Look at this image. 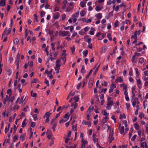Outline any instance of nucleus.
<instances>
[{
  "mask_svg": "<svg viewBox=\"0 0 148 148\" xmlns=\"http://www.w3.org/2000/svg\"><path fill=\"white\" fill-rule=\"evenodd\" d=\"M113 134L114 132L113 131L110 129V132L109 134L108 138L110 143H111L114 139V138L113 136Z\"/></svg>",
  "mask_w": 148,
  "mask_h": 148,
  "instance_id": "obj_1",
  "label": "nucleus"
},
{
  "mask_svg": "<svg viewBox=\"0 0 148 148\" xmlns=\"http://www.w3.org/2000/svg\"><path fill=\"white\" fill-rule=\"evenodd\" d=\"M24 95L22 96L19 101V103L21 104L22 106H23L25 104L28 98V97L27 96H26L25 98H24Z\"/></svg>",
  "mask_w": 148,
  "mask_h": 148,
  "instance_id": "obj_2",
  "label": "nucleus"
},
{
  "mask_svg": "<svg viewBox=\"0 0 148 148\" xmlns=\"http://www.w3.org/2000/svg\"><path fill=\"white\" fill-rule=\"evenodd\" d=\"M59 35L62 37H64L66 36H70L71 34L69 32L64 31H60L59 32Z\"/></svg>",
  "mask_w": 148,
  "mask_h": 148,
  "instance_id": "obj_3",
  "label": "nucleus"
},
{
  "mask_svg": "<svg viewBox=\"0 0 148 148\" xmlns=\"http://www.w3.org/2000/svg\"><path fill=\"white\" fill-rule=\"evenodd\" d=\"M106 35L105 33L101 34L100 32H99L96 34V36L98 38L99 40H101Z\"/></svg>",
  "mask_w": 148,
  "mask_h": 148,
  "instance_id": "obj_4",
  "label": "nucleus"
},
{
  "mask_svg": "<svg viewBox=\"0 0 148 148\" xmlns=\"http://www.w3.org/2000/svg\"><path fill=\"white\" fill-rule=\"evenodd\" d=\"M47 134H48L47 136L49 139H50L51 141H53L54 138L53 136L51 134V132L50 130H48L47 132Z\"/></svg>",
  "mask_w": 148,
  "mask_h": 148,
  "instance_id": "obj_5",
  "label": "nucleus"
},
{
  "mask_svg": "<svg viewBox=\"0 0 148 148\" xmlns=\"http://www.w3.org/2000/svg\"><path fill=\"white\" fill-rule=\"evenodd\" d=\"M61 60L60 59H58L57 60L56 62V66L55 67V69H60V68L61 66Z\"/></svg>",
  "mask_w": 148,
  "mask_h": 148,
  "instance_id": "obj_6",
  "label": "nucleus"
},
{
  "mask_svg": "<svg viewBox=\"0 0 148 148\" xmlns=\"http://www.w3.org/2000/svg\"><path fill=\"white\" fill-rule=\"evenodd\" d=\"M132 103L133 107H135L136 105L139 104V102L138 101V98L137 97L135 98L134 100L132 101Z\"/></svg>",
  "mask_w": 148,
  "mask_h": 148,
  "instance_id": "obj_7",
  "label": "nucleus"
},
{
  "mask_svg": "<svg viewBox=\"0 0 148 148\" xmlns=\"http://www.w3.org/2000/svg\"><path fill=\"white\" fill-rule=\"evenodd\" d=\"M11 32L10 28H9L8 29L7 27H6L4 31L2 34V36L3 35H7Z\"/></svg>",
  "mask_w": 148,
  "mask_h": 148,
  "instance_id": "obj_8",
  "label": "nucleus"
},
{
  "mask_svg": "<svg viewBox=\"0 0 148 148\" xmlns=\"http://www.w3.org/2000/svg\"><path fill=\"white\" fill-rule=\"evenodd\" d=\"M81 142L82 143L81 145V148H85L86 145L88 144V141L84 140L83 138H82Z\"/></svg>",
  "mask_w": 148,
  "mask_h": 148,
  "instance_id": "obj_9",
  "label": "nucleus"
},
{
  "mask_svg": "<svg viewBox=\"0 0 148 148\" xmlns=\"http://www.w3.org/2000/svg\"><path fill=\"white\" fill-rule=\"evenodd\" d=\"M140 147L142 148H147L148 147L147 143L146 141H143L140 143Z\"/></svg>",
  "mask_w": 148,
  "mask_h": 148,
  "instance_id": "obj_10",
  "label": "nucleus"
},
{
  "mask_svg": "<svg viewBox=\"0 0 148 148\" xmlns=\"http://www.w3.org/2000/svg\"><path fill=\"white\" fill-rule=\"evenodd\" d=\"M113 102H108L106 106L107 109L108 110H110L111 109V107L113 105Z\"/></svg>",
  "mask_w": 148,
  "mask_h": 148,
  "instance_id": "obj_11",
  "label": "nucleus"
},
{
  "mask_svg": "<svg viewBox=\"0 0 148 148\" xmlns=\"http://www.w3.org/2000/svg\"><path fill=\"white\" fill-rule=\"evenodd\" d=\"M100 66V64H99V63H97V64L95 65V67H97V68L95 70V71L93 73V75L94 76L95 75L97 72L98 71V70Z\"/></svg>",
  "mask_w": 148,
  "mask_h": 148,
  "instance_id": "obj_12",
  "label": "nucleus"
},
{
  "mask_svg": "<svg viewBox=\"0 0 148 148\" xmlns=\"http://www.w3.org/2000/svg\"><path fill=\"white\" fill-rule=\"evenodd\" d=\"M14 99V96H9L7 100V101L8 102H9L10 101H11L12 102L13 101Z\"/></svg>",
  "mask_w": 148,
  "mask_h": 148,
  "instance_id": "obj_13",
  "label": "nucleus"
},
{
  "mask_svg": "<svg viewBox=\"0 0 148 148\" xmlns=\"http://www.w3.org/2000/svg\"><path fill=\"white\" fill-rule=\"evenodd\" d=\"M59 16L60 14L59 13L57 12L53 14V16L54 19H58L59 18Z\"/></svg>",
  "mask_w": 148,
  "mask_h": 148,
  "instance_id": "obj_14",
  "label": "nucleus"
},
{
  "mask_svg": "<svg viewBox=\"0 0 148 148\" xmlns=\"http://www.w3.org/2000/svg\"><path fill=\"white\" fill-rule=\"evenodd\" d=\"M108 119V118L107 116H105L102 120L101 123L102 124H104Z\"/></svg>",
  "mask_w": 148,
  "mask_h": 148,
  "instance_id": "obj_15",
  "label": "nucleus"
},
{
  "mask_svg": "<svg viewBox=\"0 0 148 148\" xmlns=\"http://www.w3.org/2000/svg\"><path fill=\"white\" fill-rule=\"evenodd\" d=\"M136 80L137 86L138 88H140L141 85V80L140 79H136Z\"/></svg>",
  "mask_w": 148,
  "mask_h": 148,
  "instance_id": "obj_16",
  "label": "nucleus"
},
{
  "mask_svg": "<svg viewBox=\"0 0 148 148\" xmlns=\"http://www.w3.org/2000/svg\"><path fill=\"white\" fill-rule=\"evenodd\" d=\"M95 16L98 19H101L102 17V14L100 13H98L95 14Z\"/></svg>",
  "mask_w": 148,
  "mask_h": 148,
  "instance_id": "obj_17",
  "label": "nucleus"
},
{
  "mask_svg": "<svg viewBox=\"0 0 148 148\" xmlns=\"http://www.w3.org/2000/svg\"><path fill=\"white\" fill-rule=\"evenodd\" d=\"M91 30L89 32V34L90 35H92L94 34V32L95 31V29L93 28H91Z\"/></svg>",
  "mask_w": 148,
  "mask_h": 148,
  "instance_id": "obj_18",
  "label": "nucleus"
},
{
  "mask_svg": "<svg viewBox=\"0 0 148 148\" xmlns=\"http://www.w3.org/2000/svg\"><path fill=\"white\" fill-rule=\"evenodd\" d=\"M120 86L121 87H123V90H127V86L126 84H120Z\"/></svg>",
  "mask_w": 148,
  "mask_h": 148,
  "instance_id": "obj_19",
  "label": "nucleus"
},
{
  "mask_svg": "<svg viewBox=\"0 0 148 148\" xmlns=\"http://www.w3.org/2000/svg\"><path fill=\"white\" fill-rule=\"evenodd\" d=\"M6 73L8 75H10L12 73L11 69L10 68L7 69H6Z\"/></svg>",
  "mask_w": 148,
  "mask_h": 148,
  "instance_id": "obj_20",
  "label": "nucleus"
},
{
  "mask_svg": "<svg viewBox=\"0 0 148 148\" xmlns=\"http://www.w3.org/2000/svg\"><path fill=\"white\" fill-rule=\"evenodd\" d=\"M26 135V133H24L22 134L20 137V140L22 141H24L25 140Z\"/></svg>",
  "mask_w": 148,
  "mask_h": 148,
  "instance_id": "obj_21",
  "label": "nucleus"
},
{
  "mask_svg": "<svg viewBox=\"0 0 148 148\" xmlns=\"http://www.w3.org/2000/svg\"><path fill=\"white\" fill-rule=\"evenodd\" d=\"M51 110L49 112H47L45 114L44 116V118H45L46 117H49L51 115V113L50 112Z\"/></svg>",
  "mask_w": 148,
  "mask_h": 148,
  "instance_id": "obj_22",
  "label": "nucleus"
},
{
  "mask_svg": "<svg viewBox=\"0 0 148 148\" xmlns=\"http://www.w3.org/2000/svg\"><path fill=\"white\" fill-rule=\"evenodd\" d=\"M26 119H25L23 121L22 123V124L21 125V127H22L24 128L25 126L27 124V123H26Z\"/></svg>",
  "mask_w": 148,
  "mask_h": 148,
  "instance_id": "obj_23",
  "label": "nucleus"
},
{
  "mask_svg": "<svg viewBox=\"0 0 148 148\" xmlns=\"http://www.w3.org/2000/svg\"><path fill=\"white\" fill-rule=\"evenodd\" d=\"M9 113L8 111H5V112H3L2 115L4 116H7L8 117V116Z\"/></svg>",
  "mask_w": 148,
  "mask_h": 148,
  "instance_id": "obj_24",
  "label": "nucleus"
},
{
  "mask_svg": "<svg viewBox=\"0 0 148 148\" xmlns=\"http://www.w3.org/2000/svg\"><path fill=\"white\" fill-rule=\"evenodd\" d=\"M119 5H117L115 7V5H114L113 6V11L114 10L116 11H117L119 9Z\"/></svg>",
  "mask_w": 148,
  "mask_h": 148,
  "instance_id": "obj_25",
  "label": "nucleus"
},
{
  "mask_svg": "<svg viewBox=\"0 0 148 148\" xmlns=\"http://www.w3.org/2000/svg\"><path fill=\"white\" fill-rule=\"evenodd\" d=\"M77 106H78V103H71V106L72 107L74 106V108H73L74 109H75L77 107Z\"/></svg>",
  "mask_w": 148,
  "mask_h": 148,
  "instance_id": "obj_26",
  "label": "nucleus"
},
{
  "mask_svg": "<svg viewBox=\"0 0 148 148\" xmlns=\"http://www.w3.org/2000/svg\"><path fill=\"white\" fill-rule=\"evenodd\" d=\"M124 126H122L120 129V134H123L124 133Z\"/></svg>",
  "mask_w": 148,
  "mask_h": 148,
  "instance_id": "obj_27",
  "label": "nucleus"
},
{
  "mask_svg": "<svg viewBox=\"0 0 148 148\" xmlns=\"http://www.w3.org/2000/svg\"><path fill=\"white\" fill-rule=\"evenodd\" d=\"M14 43L16 45H18L19 40L17 38H15L13 41Z\"/></svg>",
  "mask_w": 148,
  "mask_h": 148,
  "instance_id": "obj_28",
  "label": "nucleus"
},
{
  "mask_svg": "<svg viewBox=\"0 0 148 148\" xmlns=\"http://www.w3.org/2000/svg\"><path fill=\"white\" fill-rule=\"evenodd\" d=\"M69 112L66 114L63 117L64 119H66V120H67V121L69 119Z\"/></svg>",
  "mask_w": 148,
  "mask_h": 148,
  "instance_id": "obj_29",
  "label": "nucleus"
},
{
  "mask_svg": "<svg viewBox=\"0 0 148 148\" xmlns=\"http://www.w3.org/2000/svg\"><path fill=\"white\" fill-rule=\"evenodd\" d=\"M134 127L136 130H138L139 129V125L137 123H136L134 124Z\"/></svg>",
  "mask_w": 148,
  "mask_h": 148,
  "instance_id": "obj_30",
  "label": "nucleus"
},
{
  "mask_svg": "<svg viewBox=\"0 0 148 148\" xmlns=\"http://www.w3.org/2000/svg\"><path fill=\"white\" fill-rule=\"evenodd\" d=\"M84 41L88 43V44L90 43L91 42V39L90 38H88V39L85 38Z\"/></svg>",
  "mask_w": 148,
  "mask_h": 148,
  "instance_id": "obj_31",
  "label": "nucleus"
},
{
  "mask_svg": "<svg viewBox=\"0 0 148 148\" xmlns=\"http://www.w3.org/2000/svg\"><path fill=\"white\" fill-rule=\"evenodd\" d=\"M83 53L84 55V57H85L87 56L88 54V50H86L85 51H84L83 52Z\"/></svg>",
  "mask_w": 148,
  "mask_h": 148,
  "instance_id": "obj_32",
  "label": "nucleus"
},
{
  "mask_svg": "<svg viewBox=\"0 0 148 148\" xmlns=\"http://www.w3.org/2000/svg\"><path fill=\"white\" fill-rule=\"evenodd\" d=\"M86 12L84 10H82L80 12V15L81 16H84Z\"/></svg>",
  "mask_w": 148,
  "mask_h": 148,
  "instance_id": "obj_33",
  "label": "nucleus"
},
{
  "mask_svg": "<svg viewBox=\"0 0 148 148\" xmlns=\"http://www.w3.org/2000/svg\"><path fill=\"white\" fill-rule=\"evenodd\" d=\"M139 62L141 64H143L144 62V59L143 58H141L139 59Z\"/></svg>",
  "mask_w": 148,
  "mask_h": 148,
  "instance_id": "obj_34",
  "label": "nucleus"
},
{
  "mask_svg": "<svg viewBox=\"0 0 148 148\" xmlns=\"http://www.w3.org/2000/svg\"><path fill=\"white\" fill-rule=\"evenodd\" d=\"M140 34V30H139L138 31H136L134 32V34L136 36H139Z\"/></svg>",
  "mask_w": 148,
  "mask_h": 148,
  "instance_id": "obj_35",
  "label": "nucleus"
},
{
  "mask_svg": "<svg viewBox=\"0 0 148 148\" xmlns=\"http://www.w3.org/2000/svg\"><path fill=\"white\" fill-rule=\"evenodd\" d=\"M7 93L9 95V96H10L12 93V91L11 89H9L8 90H7Z\"/></svg>",
  "mask_w": 148,
  "mask_h": 148,
  "instance_id": "obj_36",
  "label": "nucleus"
},
{
  "mask_svg": "<svg viewBox=\"0 0 148 148\" xmlns=\"http://www.w3.org/2000/svg\"><path fill=\"white\" fill-rule=\"evenodd\" d=\"M25 80L24 79H22L21 80V82L23 86H25L26 85V83L25 82Z\"/></svg>",
  "mask_w": 148,
  "mask_h": 148,
  "instance_id": "obj_37",
  "label": "nucleus"
},
{
  "mask_svg": "<svg viewBox=\"0 0 148 148\" xmlns=\"http://www.w3.org/2000/svg\"><path fill=\"white\" fill-rule=\"evenodd\" d=\"M81 73H86V70L84 66H82V68L81 70Z\"/></svg>",
  "mask_w": 148,
  "mask_h": 148,
  "instance_id": "obj_38",
  "label": "nucleus"
},
{
  "mask_svg": "<svg viewBox=\"0 0 148 148\" xmlns=\"http://www.w3.org/2000/svg\"><path fill=\"white\" fill-rule=\"evenodd\" d=\"M5 5V3L3 0H1L0 2V5L1 6H4Z\"/></svg>",
  "mask_w": 148,
  "mask_h": 148,
  "instance_id": "obj_39",
  "label": "nucleus"
},
{
  "mask_svg": "<svg viewBox=\"0 0 148 148\" xmlns=\"http://www.w3.org/2000/svg\"><path fill=\"white\" fill-rule=\"evenodd\" d=\"M135 70L136 74H137L136 76V77H137L138 78L139 77V72H138V69L137 68H136L135 69Z\"/></svg>",
  "mask_w": 148,
  "mask_h": 148,
  "instance_id": "obj_40",
  "label": "nucleus"
},
{
  "mask_svg": "<svg viewBox=\"0 0 148 148\" xmlns=\"http://www.w3.org/2000/svg\"><path fill=\"white\" fill-rule=\"evenodd\" d=\"M79 14V11L76 12L75 14H73L72 15V17H77L78 15Z\"/></svg>",
  "mask_w": 148,
  "mask_h": 148,
  "instance_id": "obj_41",
  "label": "nucleus"
},
{
  "mask_svg": "<svg viewBox=\"0 0 148 148\" xmlns=\"http://www.w3.org/2000/svg\"><path fill=\"white\" fill-rule=\"evenodd\" d=\"M17 89L19 93H20L22 92V88H21V85L20 84H19L18 86Z\"/></svg>",
  "mask_w": 148,
  "mask_h": 148,
  "instance_id": "obj_42",
  "label": "nucleus"
},
{
  "mask_svg": "<svg viewBox=\"0 0 148 148\" xmlns=\"http://www.w3.org/2000/svg\"><path fill=\"white\" fill-rule=\"evenodd\" d=\"M45 12L44 11H41L40 13V16L41 17H44L45 15Z\"/></svg>",
  "mask_w": 148,
  "mask_h": 148,
  "instance_id": "obj_43",
  "label": "nucleus"
},
{
  "mask_svg": "<svg viewBox=\"0 0 148 148\" xmlns=\"http://www.w3.org/2000/svg\"><path fill=\"white\" fill-rule=\"evenodd\" d=\"M119 25V21L117 20L115 21V23L114 24V26L115 27H116Z\"/></svg>",
  "mask_w": 148,
  "mask_h": 148,
  "instance_id": "obj_44",
  "label": "nucleus"
},
{
  "mask_svg": "<svg viewBox=\"0 0 148 148\" xmlns=\"http://www.w3.org/2000/svg\"><path fill=\"white\" fill-rule=\"evenodd\" d=\"M73 99L75 100V102H77L78 101L79 98L77 96H75L74 97Z\"/></svg>",
  "mask_w": 148,
  "mask_h": 148,
  "instance_id": "obj_45",
  "label": "nucleus"
},
{
  "mask_svg": "<svg viewBox=\"0 0 148 148\" xmlns=\"http://www.w3.org/2000/svg\"><path fill=\"white\" fill-rule=\"evenodd\" d=\"M133 71L132 69L129 70V75L130 76H132L133 75V74L132 73Z\"/></svg>",
  "mask_w": 148,
  "mask_h": 148,
  "instance_id": "obj_46",
  "label": "nucleus"
},
{
  "mask_svg": "<svg viewBox=\"0 0 148 148\" xmlns=\"http://www.w3.org/2000/svg\"><path fill=\"white\" fill-rule=\"evenodd\" d=\"M139 117L140 118V119H142L144 117V114L143 113H141L139 114Z\"/></svg>",
  "mask_w": 148,
  "mask_h": 148,
  "instance_id": "obj_47",
  "label": "nucleus"
},
{
  "mask_svg": "<svg viewBox=\"0 0 148 148\" xmlns=\"http://www.w3.org/2000/svg\"><path fill=\"white\" fill-rule=\"evenodd\" d=\"M60 59V60H61V59L62 60V61L64 62V64L65 62L66 61V57H65V55L64 56L63 58H61Z\"/></svg>",
  "mask_w": 148,
  "mask_h": 148,
  "instance_id": "obj_48",
  "label": "nucleus"
},
{
  "mask_svg": "<svg viewBox=\"0 0 148 148\" xmlns=\"http://www.w3.org/2000/svg\"><path fill=\"white\" fill-rule=\"evenodd\" d=\"M107 37L110 40L112 41V40L110 34H107Z\"/></svg>",
  "mask_w": 148,
  "mask_h": 148,
  "instance_id": "obj_49",
  "label": "nucleus"
},
{
  "mask_svg": "<svg viewBox=\"0 0 148 148\" xmlns=\"http://www.w3.org/2000/svg\"><path fill=\"white\" fill-rule=\"evenodd\" d=\"M137 136V135L135 134L134 135L132 138L131 140L132 141H134L135 140V138H136Z\"/></svg>",
  "mask_w": 148,
  "mask_h": 148,
  "instance_id": "obj_50",
  "label": "nucleus"
},
{
  "mask_svg": "<svg viewBox=\"0 0 148 148\" xmlns=\"http://www.w3.org/2000/svg\"><path fill=\"white\" fill-rule=\"evenodd\" d=\"M34 16V20H36V22H38V17L36 15V14H34L33 15Z\"/></svg>",
  "mask_w": 148,
  "mask_h": 148,
  "instance_id": "obj_51",
  "label": "nucleus"
},
{
  "mask_svg": "<svg viewBox=\"0 0 148 148\" xmlns=\"http://www.w3.org/2000/svg\"><path fill=\"white\" fill-rule=\"evenodd\" d=\"M95 10L97 11H99L101 10V9L99 6H96L95 8Z\"/></svg>",
  "mask_w": 148,
  "mask_h": 148,
  "instance_id": "obj_52",
  "label": "nucleus"
},
{
  "mask_svg": "<svg viewBox=\"0 0 148 148\" xmlns=\"http://www.w3.org/2000/svg\"><path fill=\"white\" fill-rule=\"evenodd\" d=\"M80 5L82 7L84 8L85 7V4L83 2L81 1L80 3Z\"/></svg>",
  "mask_w": 148,
  "mask_h": 148,
  "instance_id": "obj_53",
  "label": "nucleus"
},
{
  "mask_svg": "<svg viewBox=\"0 0 148 148\" xmlns=\"http://www.w3.org/2000/svg\"><path fill=\"white\" fill-rule=\"evenodd\" d=\"M79 34L83 35L85 34V32H84L82 30H81L79 32Z\"/></svg>",
  "mask_w": 148,
  "mask_h": 148,
  "instance_id": "obj_54",
  "label": "nucleus"
},
{
  "mask_svg": "<svg viewBox=\"0 0 148 148\" xmlns=\"http://www.w3.org/2000/svg\"><path fill=\"white\" fill-rule=\"evenodd\" d=\"M119 7H123L124 8H126L127 7V6L126 4L122 3L121 4L119 5Z\"/></svg>",
  "mask_w": 148,
  "mask_h": 148,
  "instance_id": "obj_55",
  "label": "nucleus"
},
{
  "mask_svg": "<svg viewBox=\"0 0 148 148\" xmlns=\"http://www.w3.org/2000/svg\"><path fill=\"white\" fill-rule=\"evenodd\" d=\"M19 106L17 105H15L13 107L14 110H17Z\"/></svg>",
  "mask_w": 148,
  "mask_h": 148,
  "instance_id": "obj_56",
  "label": "nucleus"
},
{
  "mask_svg": "<svg viewBox=\"0 0 148 148\" xmlns=\"http://www.w3.org/2000/svg\"><path fill=\"white\" fill-rule=\"evenodd\" d=\"M93 139L95 143H98V138H96L95 137H93Z\"/></svg>",
  "mask_w": 148,
  "mask_h": 148,
  "instance_id": "obj_57",
  "label": "nucleus"
},
{
  "mask_svg": "<svg viewBox=\"0 0 148 148\" xmlns=\"http://www.w3.org/2000/svg\"><path fill=\"white\" fill-rule=\"evenodd\" d=\"M45 8L46 9H47L49 8V7H50V5L48 4V3H45Z\"/></svg>",
  "mask_w": 148,
  "mask_h": 148,
  "instance_id": "obj_58",
  "label": "nucleus"
},
{
  "mask_svg": "<svg viewBox=\"0 0 148 148\" xmlns=\"http://www.w3.org/2000/svg\"><path fill=\"white\" fill-rule=\"evenodd\" d=\"M72 129L73 130H74V131H76L77 130V126L76 125L75 126L74 125H73L72 126Z\"/></svg>",
  "mask_w": 148,
  "mask_h": 148,
  "instance_id": "obj_59",
  "label": "nucleus"
},
{
  "mask_svg": "<svg viewBox=\"0 0 148 148\" xmlns=\"http://www.w3.org/2000/svg\"><path fill=\"white\" fill-rule=\"evenodd\" d=\"M57 126V124L56 123H54L52 127V129L53 130V131H54L55 130V128H56Z\"/></svg>",
  "mask_w": 148,
  "mask_h": 148,
  "instance_id": "obj_60",
  "label": "nucleus"
},
{
  "mask_svg": "<svg viewBox=\"0 0 148 148\" xmlns=\"http://www.w3.org/2000/svg\"><path fill=\"white\" fill-rule=\"evenodd\" d=\"M67 121V120L64 119H62L61 120H60L59 121V122L60 123H63L64 122H66Z\"/></svg>",
  "mask_w": 148,
  "mask_h": 148,
  "instance_id": "obj_61",
  "label": "nucleus"
},
{
  "mask_svg": "<svg viewBox=\"0 0 148 148\" xmlns=\"http://www.w3.org/2000/svg\"><path fill=\"white\" fill-rule=\"evenodd\" d=\"M33 117L34 120V121H36V120H37V115H36V114H34L33 116Z\"/></svg>",
  "mask_w": 148,
  "mask_h": 148,
  "instance_id": "obj_62",
  "label": "nucleus"
},
{
  "mask_svg": "<svg viewBox=\"0 0 148 148\" xmlns=\"http://www.w3.org/2000/svg\"><path fill=\"white\" fill-rule=\"evenodd\" d=\"M89 29L90 28L88 27L87 26L85 27L84 29L85 32H86L88 31L89 30Z\"/></svg>",
  "mask_w": 148,
  "mask_h": 148,
  "instance_id": "obj_63",
  "label": "nucleus"
},
{
  "mask_svg": "<svg viewBox=\"0 0 148 148\" xmlns=\"http://www.w3.org/2000/svg\"><path fill=\"white\" fill-rule=\"evenodd\" d=\"M71 10V7L69 6L66 8V12H69Z\"/></svg>",
  "mask_w": 148,
  "mask_h": 148,
  "instance_id": "obj_64",
  "label": "nucleus"
}]
</instances>
